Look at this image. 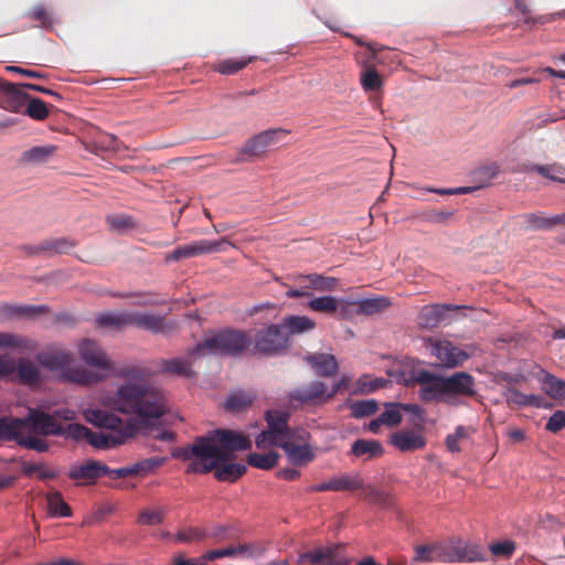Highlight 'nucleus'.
Listing matches in <instances>:
<instances>
[{
  "label": "nucleus",
  "instance_id": "1",
  "mask_svg": "<svg viewBox=\"0 0 565 565\" xmlns=\"http://www.w3.org/2000/svg\"><path fill=\"white\" fill-rule=\"evenodd\" d=\"M250 448L248 436L231 429H215L198 437L190 446L177 448L172 456L189 461L188 473H207L215 468L216 461H231L234 451Z\"/></svg>",
  "mask_w": 565,
  "mask_h": 565
},
{
  "label": "nucleus",
  "instance_id": "2",
  "mask_svg": "<svg viewBox=\"0 0 565 565\" xmlns=\"http://www.w3.org/2000/svg\"><path fill=\"white\" fill-rule=\"evenodd\" d=\"M413 381L419 385L418 396L426 404L445 403L459 406L465 398L478 395L476 379L463 371L438 375L422 369L413 372Z\"/></svg>",
  "mask_w": 565,
  "mask_h": 565
},
{
  "label": "nucleus",
  "instance_id": "3",
  "mask_svg": "<svg viewBox=\"0 0 565 565\" xmlns=\"http://www.w3.org/2000/svg\"><path fill=\"white\" fill-rule=\"evenodd\" d=\"M110 406L142 420L157 419L168 411L164 393L154 385L128 383L118 387Z\"/></svg>",
  "mask_w": 565,
  "mask_h": 565
},
{
  "label": "nucleus",
  "instance_id": "4",
  "mask_svg": "<svg viewBox=\"0 0 565 565\" xmlns=\"http://www.w3.org/2000/svg\"><path fill=\"white\" fill-rule=\"evenodd\" d=\"M83 415L89 424L109 430L108 433L90 431L88 444L98 449L122 445L137 433V425L131 419L122 420L104 409L88 408Z\"/></svg>",
  "mask_w": 565,
  "mask_h": 565
},
{
  "label": "nucleus",
  "instance_id": "5",
  "mask_svg": "<svg viewBox=\"0 0 565 565\" xmlns=\"http://www.w3.org/2000/svg\"><path fill=\"white\" fill-rule=\"evenodd\" d=\"M252 344V338L244 331L226 329L205 338L189 350V356L206 354L239 355Z\"/></svg>",
  "mask_w": 565,
  "mask_h": 565
},
{
  "label": "nucleus",
  "instance_id": "6",
  "mask_svg": "<svg viewBox=\"0 0 565 565\" xmlns=\"http://www.w3.org/2000/svg\"><path fill=\"white\" fill-rule=\"evenodd\" d=\"M287 134L284 129H268L253 136L243 145L239 156L233 162H246L264 156L271 145L278 142L280 136Z\"/></svg>",
  "mask_w": 565,
  "mask_h": 565
},
{
  "label": "nucleus",
  "instance_id": "7",
  "mask_svg": "<svg viewBox=\"0 0 565 565\" xmlns=\"http://www.w3.org/2000/svg\"><path fill=\"white\" fill-rule=\"evenodd\" d=\"M72 353L63 351L42 354L40 356V363L43 366L52 371H61L66 381L77 384H87L89 382V375L87 372L81 369H72Z\"/></svg>",
  "mask_w": 565,
  "mask_h": 565
},
{
  "label": "nucleus",
  "instance_id": "8",
  "mask_svg": "<svg viewBox=\"0 0 565 565\" xmlns=\"http://www.w3.org/2000/svg\"><path fill=\"white\" fill-rule=\"evenodd\" d=\"M289 345L286 330L280 324H270L259 331L255 338V348L265 354L278 353Z\"/></svg>",
  "mask_w": 565,
  "mask_h": 565
},
{
  "label": "nucleus",
  "instance_id": "9",
  "mask_svg": "<svg viewBox=\"0 0 565 565\" xmlns=\"http://www.w3.org/2000/svg\"><path fill=\"white\" fill-rule=\"evenodd\" d=\"M24 419L25 433L41 434L43 436H62L64 428L55 420L53 414L31 408Z\"/></svg>",
  "mask_w": 565,
  "mask_h": 565
},
{
  "label": "nucleus",
  "instance_id": "10",
  "mask_svg": "<svg viewBox=\"0 0 565 565\" xmlns=\"http://www.w3.org/2000/svg\"><path fill=\"white\" fill-rule=\"evenodd\" d=\"M430 352L439 361V365L452 369L461 365L469 355L448 340L429 339Z\"/></svg>",
  "mask_w": 565,
  "mask_h": 565
},
{
  "label": "nucleus",
  "instance_id": "11",
  "mask_svg": "<svg viewBox=\"0 0 565 565\" xmlns=\"http://www.w3.org/2000/svg\"><path fill=\"white\" fill-rule=\"evenodd\" d=\"M23 84L10 83L0 77V107L4 110L21 114L29 98Z\"/></svg>",
  "mask_w": 565,
  "mask_h": 565
},
{
  "label": "nucleus",
  "instance_id": "12",
  "mask_svg": "<svg viewBox=\"0 0 565 565\" xmlns=\"http://www.w3.org/2000/svg\"><path fill=\"white\" fill-rule=\"evenodd\" d=\"M458 305L434 303L422 307L417 316V323L424 329H435L449 320L448 312L461 309Z\"/></svg>",
  "mask_w": 565,
  "mask_h": 565
},
{
  "label": "nucleus",
  "instance_id": "13",
  "mask_svg": "<svg viewBox=\"0 0 565 565\" xmlns=\"http://www.w3.org/2000/svg\"><path fill=\"white\" fill-rule=\"evenodd\" d=\"M289 401H297L301 404H322L330 401L328 386L321 381H312L289 393Z\"/></svg>",
  "mask_w": 565,
  "mask_h": 565
},
{
  "label": "nucleus",
  "instance_id": "14",
  "mask_svg": "<svg viewBox=\"0 0 565 565\" xmlns=\"http://www.w3.org/2000/svg\"><path fill=\"white\" fill-rule=\"evenodd\" d=\"M500 172V168L497 163H490L487 166H482L475 171L476 178L482 182L479 186H460V188H450V189H435V188H424L423 191L437 193L440 195H452V194H468L472 193L475 190L482 188L490 183L492 179H494Z\"/></svg>",
  "mask_w": 565,
  "mask_h": 565
},
{
  "label": "nucleus",
  "instance_id": "15",
  "mask_svg": "<svg viewBox=\"0 0 565 565\" xmlns=\"http://www.w3.org/2000/svg\"><path fill=\"white\" fill-rule=\"evenodd\" d=\"M391 444L402 452H412L423 449L427 440L420 425L418 429H401L392 434Z\"/></svg>",
  "mask_w": 565,
  "mask_h": 565
},
{
  "label": "nucleus",
  "instance_id": "16",
  "mask_svg": "<svg viewBox=\"0 0 565 565\" xmlns=\"http://www.w3.org/2000/svg\"><path fill=\"white\" fill-rule=\"evenodd\" d=\"M81 358L90 366L108 370L110 362L97 342L86 339L78 344Z\"/></svg>",
  "mask_w": 565,
  "mask_h": 565
},
{
  "label": "nucleus",
  "instance_id": "17",
  "mask_svg": "<svg viewBox=\"0 0 565 565\" xmlns=\"http://www.w3.org/2000/svg\"><path fill=\"white\" fill-rule=\"evenodd\" d=\"M130 326L151 331L153 333H167L171 330L166 319L152 313L130 312Z\"/></svg>",
  "mask_w": 565,
  "mask_h": 565
},
{
  "label": "nucleus",
  "instance_id": "18",
  "mask_svg": "<svg viewBox=\"0 0 565 565\" xmlns=\"http://www.w3.org/2000/svg\"><path fill=\"white\" fill-rule=\"evenodd\" d=\"M349 455L367 461L382 457L384 455V448L382 444L375 439H356L351 445Z\"/></svg>",
  "mask_w": 565,
  "mask_h": 565
},
{
  "label": "nucleus",
  "instance_id": "19",
  "mask_svg": "<svg viewBox=\"0 0 565 565\" xmlns=\"http://www.w3.org/2000/svg\"><path fill=\"white\" fill-rule=\"evenodd\" d=\"M109 468L98 461L88 460L84 465L73 466L68 471V478L72 480H96Z\"/></svg>",
  "mask_w": 565,
  "mask_h": 565
},
{
  "label": "nucleus",
  "instance_id": "20",
  "mask_svg": "<svg viewBox=\"0 0 565 565\" xmlns=\"http://www.w3.org/2000/svg\"><path fill=\"white\" fill-rule=\"evenodd\" d=\"M503 397L509 405L546 407L544 397L534 394H523L515 387H507Z\"/></svg>",
  "mask_w": 565,
  "mask_h": 565
},
{
  "label": "nucleus",
  "instance_id": "21",
  "mask_svg": "<svg viewBox=\"0 0 565 565\" xmlns=\"http://www.w3.org/2000/svg\"><path fill=\"white\" fill-rule=\"evenodd\" d=\"M57 147L54 145L34 146L24 150L19 159L22 164H42L47 162L56 153Z\"/></svg>",
  "mask_w": 565,
  "mask_h": 565
},
{
  "label": "nucleus",
  "instance_id": "22",
  "mask_svg": "<svg viewBox=\"0 0 565 565\" xmlns=\"http://www.w3.org/2000/svg\"><path fill=\"white\" fill-rule=\"evenodd\" d=\"M268 429L285 439L294 438V434L288 426L289 413L281 411H267L265 415Z\"/></svg>",
  "mask_w": 565,
  "mask_h": 565
},
{
  "label": "nucleus",
  "instance_id": "23",
  "mask_svg": "<svg viewBox=\"0 0 565 565\" xmlns=\"http://www.w3.org/2000/svg\"><path fill=\"white\" fill-rule=\"evenodd\" d=\"M520 217L526 231H548L558 225L557 215L545 216L542 212L525 213Z\"/></svg>",
  "mask_w": 565,
  "mask_h": 565
},
{
  "label": "nucleus",
  "instance_id": "24",
  "mask_svg": "<svg viewBox=\"0 0 565 565\" xmlns=\"http://www.w3.org/2000/svg\"><path fill=\"white\" fill-rule=\"evenodd\" d=\"M459 545L456 563H475L487 559L486 552L481 545L465 540L461 536Z\"/></svg>",
  "mask_w": 565,
  "mask_h": 565
},
{
  "label": "nucleus",
  "instance_id": "25",
  "mask_svg": "<svg viewBox=\"0 0 565 565\" xmlns=\"http://www.w3.org/2000/svg\"><path fill=\"white\" fill-rule=\"evenodd\" d=\"M282 449L288 456V459L294 465H307L315 459V454L308 445H298L294 438L287 439Z\"/></svg>",
  "mask_w": 565,
  "mask_h": 565
},
{
  "label": "nucleus",
  "instance_id": "26",
  "mask_svg": "<svg viewBox=\"0 0 565 565\" xmlns=\"http://www.w3.org/2000/svg\"><path fill=\"white\" fill-rule=\"evenodd\" d=\"M212 471L217 480L234 482L246 472V466L237 462L216 461Z\"/></svg>",
  "mask_w": 565,
  "mask_h": 565
},
{
  "label": "nucleus",
  "instance_id": "27",
  "mask_svg": "<svg viewBox=\"0 0 565 565\" xmlns=\"http://www.w3.org/2000/svg\"><path fill=\"white\" fill-rule=\"evenodd\" d=\"M24 419L11 416L0 417V438L18 443L21 434H24Z\"/></svg>",
  "mask_w": 565,
  "mask_h": 565
},
{
  "label": "nucleus",
  "instance_id": "28",
  "mask_svg": "<svg viewBox=\"0 0 565 565\" xmlns=\"http://www.w3.org/2000/svg\"><path fill=\"white\" fill-rule=\"evenodd\" d=\"M307 360L319 376H332L338 372V362L331 354H316Z\"/></svg>",
  "mask_w": 565,
  "mask_h": 565
},
{
  "label": "nucleus",
  "instance_id": "29",
  "mask_svg": "<svg viewBox=\"0 0 565 565\" xmlns=\"http://www.w3.org/2000/svg\"><path fill=\"white\" fill-rule=\"evenodd\" d=\"M227 245L230 242L225 237L217 241L200 239L189 244L192 257L223 252Z\"/></svg>",
  "mask_w": 565,
  "mask_h": 565
},
{
  "label": "nucleus",
  "instance_id": "30",
  "mask_svg": "<svg viewBox=\"0 0 565 565\" xmlns=\"http://www.w3.org/2000/svg\"><path fill=\"white\" fill-rule=\"evenodd\" d=\"M160 371L166 374H172L186 379L194 376L191 362L180 358L162 360L160 362Z\"/></svg>",
  "mask_w": 565,
  "mask_h": 565
},
{
  "label": "nucleus",
  "instance_id": "31",
  "mask_svg": "<svg viewBox=\"0 0 565 565\" xmlns=\"http://www.w3.org/2000/svg\"><path fill=\"white\" fill-rule=\"evenodd\" d=\"M298 281L300 284L307 281L305 285V288H311L313 290H317L319 292L324 291H333L337 289L338 286V279L334 277H328L319 274H310L306 276H300L298 278Z\"/></svg>",
  "mask_w": 565,
  "mask_h": 565
},
{
  "label": "nucleus",
  "instance_id": "32",
  "mask_svg": "<svg viewBox=\"0 0 565 565\" xmlns=\"http://www.w3.org/2000/svg\"><path fill=\"white\" fill-rule=\"evenodd\" d=\"M25 17L34 21L36 23L35 26L44 30H51L56 23V19L51 9L41 3L35 4L32 9H30L25 13Z\"/></svg>",
  "mask_w": 565,
  "mask_h": 565
},
{
  "label": "nucleus",
  "instance_id": "33",
  "mask_svg": "<svg viewBox=\"0 0 565 565\" xmlns=\"http://www.w3.org/2000/svg\"><path fill=\"white\" fill-rule=\"evenodd\" d=\"M96 323L103 328L121 329L130 326V312H102L96 317Z\"/></svg>",
  "mask_w": 565,
  "mask_h": 565
},
{
  "label": "nucleus",
  "instance_id": "34",
  "mask_svg": "<svg viewBox=\"0 0 565 565\" xmlns=\"http://www.w3.org/2000/svg\"><path fill=\"white\" fill-rule=\"evenodd\" d=\"M47 512L54 518H67L72 515L70 505L63 500L61 492L51 491L46 494Z\"/></svg>",
  "mask_w": 565,
  "mask_h": 565
},
{
  "label": "nucleus",
  "instance_id": "35",
  "mask_svg": "<svg viewBox=\"0 0 565 565\" xmlns=\"http://www.w3.org/2000/svg\"><path fill=\"white\" fill-rule=\"evenodd\" d=\"M255 395L252 392L237 391L232 393L225 403V408L232 413H241L252 406Z\"/></svg>",
  "mask_w": 565,
  "mask_h": 565
},
{
  "label": "nucleus",
  "instance_id": "36",
  "mask_svg": "<svg viewBox=\"0 0 565 565\" xmlns=\"http://www.w3.org/2000/svg\"><path fill=\"white\" fill-rule=\"evenodd\" d=\"M281 328L286 330L288 338L291 334L302 333L315 328V321L306 316H290L287 317L282 323H280Z\"/></svg>",
  "mask_w": 565,
  "mask_h": 565
},
{
  "label": "nucleus",
  "instance_id": "37",
  "mask_svg": "<svg viewBox=\"0 0 565 565\" xmlns=\"http://www.w3.org/2000/svg\"><path fill=\"white\" fill-rule=\"evenodd\" d=\"M75 246L76 243L72 239L65 237H56L42 241L41 248L44 249V255L52 256L68 254Z\"/></svg>",
  "mask_w": 565,
  "mask_h": 565
},
{
  "label": "nucleus",
  "instance_id": "38",
  "mask_svg": "<svg viewBox=\"0 0 565 565\" xmlns=\"http://www.w3.org/2000/svg\"><path fill=\"white\" fill-rule=\"evenodd\" d=\"M333 491H356L364 488V480L359 473H343L332 478Z\"/></svg>",
  "mask_w": 565,
  "mask_h": 565
},
{
  "label": "nucleus",
  "instance_id": "39",
  "mask_svg": "<svg viewBox=\"0 0 565 565\" xmlns=\"http://www.w3.org/2000/svg\"><path fill=\"white\" fill-rule=\"evenodd\" d=\"M460 536H450L437 542L439 563H456Z\"/></svg>",
  "mask_w": 565,
  "mask_h": 565
},
{
  "label": "nucleus",
  "instance_id": "40",
  "mask_svg": "<svg viewBox=\"0 0 565 565\" xmlns=\"http://www.w3.org/2000/svg\"><path fill=\"white\" fill-rule=\"evenodd\" d=\"M360 84L364 92H380L383 86V78L374 66L366 65L360 74Z\"/></svg>",
  "mask_w": 565,
  "mask_h": 565
},
{
  "label": "nucleus",
  "instance_id": "41",
  "mask_svg": "<svg viewBox=\"0 0 565 565\" xmlns=\"http://www.w3.org/2000/svg\"><path fill=\"white\" fill-rule=\"evenodd\" d=\"M361 497L369 503L376 504L381 508H390L393 504V498L390 493L376 489L370 484L364 483V488L361 489Z\"/></svg>",
  "mask_w": 565,
  "mask_h": 565
},
{
  "label": "nucleus",
  "instance_id": "42",
  "mask_svg": "<svg viewBox=\"0 0 565 565\" xmlns=\"http://www.w3.org/2000/svg\"><path fill=\"white\" fill-rule=\"evenodd\" d=\"M412 562L415 564L439 563L437 542L414 546Z\"/></svg>",
  "mask_w": 565,
  "mask_h": 565
},
{
  "label": "nucleus",
  "instance_id": "43",
  "mask_svg": "<svg viewBox=\"0 0 565 565\" xmlns=\"http://www.w3.org/2000/svg\"><path fill=\"white\" fill-rule=\"evenodd\" d=\"M391 306L387 297H376L356 302V315H374L384 311Z\"/></svg>",
  "mask_w": 565,
  "mask_h": 565
},
{
  "label": "nucleus",
  "instance_id": "44",
  "mask_svg": "<svg viewBox=\"0 0 565 565\" xmlns=\"http://www.w3.org/2000/svg\"><path fill=\"white\" fill-rule=\"evenodd\" d=\"M307 307L316 312L334 316L338 312L339 301L332 296H322L312 298Z\"/></svg>",
  "mask_w": 565,
  "mask_h": 565
},
{
  "label": "nucleus",
  "instance_id": "45",
  "mask_svg": "<svg viewBox=\"0 0 565 565\" xmlns=\"http://www.w3.org/2000/svg\"><path fill=\"white\" fill-rule=\"evenodd\" d=\"M21 114H24L34 120H44L49 117L50 110L42 99L31 97L29 95Z\"/></svg>",
  "mask_w": 565,
  "mask_h": 565
},
{
  "label": "nucleus",
  "instance_id": "46",
  "mask_svg": "<svg viewBox=\"0 0 565 565\" xmlns=\"http://www.w3.org/2000/svg\"><path fill=\"white\" fill-rule=\"evenodd\" d=\"M278 458L279 455L276 451L270 450L266 454H249L246 458V461L249 466L254 468L269 470L277 465Z\"/></svg>",
  "mask_w": 565,
  "mask_h": 565
},
{
  "label": "nucleus",
  "instance_id": "47",
  "mask_svg": "<svg viewBox=\"0 0 565 565\" xmlns=\"http://www.w3.org/2000/svg\"><path fill=\"white\" fill-rule=\"evenodd\" d=\"M543 390L553 399H565V381L546 373L543 379Z\"/></svg>",
  "mask_w": 565,
  "mask_h": 565
},
{
  "label": "nucleus",
  "instance_id": "48",
  "mask_svg": "<svg viewBox=\"0 0 565 565\" xmlns=\"http://www.w3.org/2000/svg\"><path fill=\"white\" fill-rule=\"evenodd\" d=\"M255 57H247L242 60H223L213 66V70L223 75H233L246 67Z\"/></svg>",
  "mask_w": 565,
  "mask_h": 565
},
{
  "label": "nucleus",
  "instance_id": "49",
  "mask_svg": "<svg viewBox=\"0 0 565 565\" xmlns=\"http://www.w3.org/2000/svg\"><path fill=\"white\" fill-rule=\"evenodd\" d=\"M20 382L24 384H34L39 380V370L35 364L29 360H20L15 365Z\"/></svg>",
  "mask_w": 565,
  "mask_h": 565
},
{
  "label": "nucleus",
  "instance_id": "50",
  "mask_svg": "<svg viewBox=\"0 0 565 565\" xmlns=\"http://www.w3.org/2000/svg\"><path fill=\"white\" fill-rule=\"evenodd\" d=\"M377 403L374 399L354 401L349 404L351 416L354 418L371 416L377 412Z\"/></svg>",
  "mask_w": 565,
  "mask_h": 565
},
{
  "label": "nucleus",
  "instance_id": "51",
  "mask_svg": "<svg viewBox=\"0 0 565 565\" xmlns=\"http://www.w3.org/2000/svg\"><path fill=\"white\" fill-rule=\"evenodd\" d=\"M385 411L380 415V422L387 427L397 426L403 418L401 403H385Z\"/></svg>",
  "mask_w": 565,
  "mask_h": 565
},
{
  "label": "nucleus",
  "instance_id": "52",
  "mask_svg": "<svg viewBox=\"0 0 565 565\" xmlns=\"http://www.w3.org/2000/svg\"><path fill=\"white\" fill-rule=\"evenodd\" d=\"M106 223L111 231L124 232L137 226L132 216L127 214H110L106 217Z\"/></svg>",
  "mask_w": 565,
  "mask_h": 565
},
{
  "label": "nucleus",
  "instance_id": "53",
  "mask_svg": "<svg viewBox=\"0 0 565 565\" xmlns=\"http://www.w3.org/2000/svg\"><path fill=\"white\" fill-rule=\"evenodd\" d=\"M206 537L207 531L204 527H184L175 534V541L182 543L202 542Z\"/></svg>",
  "mask_w": 565,
  "mask_h": 565
},
{
  "label": "nucleus",
  "instance_id": "54",
  "mask_svg": "<svg viewBox=\"0 0 565 565\" xmlns=\"http://www.w3.org/2000/svg\"><path fill=\"white\" fill-rule=\"evenodd\" d=\"M471 433L472 429L470 427H465L461 425L457 426L455 433L448 435L445 439L447 450L450 452H459V443L467 439Z\"/></svg>",
  "mask_w": 565,
  "mask_h": 565
},
{
  "label": "nucleus",
  "instance_id": "55",
  "mask_svg": "<svg viewBox=\"0 0 565 565\" xmlns=\"http://www.w3.org/2000/svg\"><path fill=\"white\" fill-rule=\"evenodd\" d=\"M343 544H332L326 546V562L331 565H348L351 559L342 553Z\"/></svg>",
  "mask_w": 565,
  "mask_h": 565
},
{
  "label": "nucleus",
  "instance_id": "56",
  "mask_svg": "<svg viewBox=\"0 0 565 565\" xmlns=\"http://www.w3.org/2000/svg\"><path fill=\"white\" fill-rule=\"evenodd\" d=\"M17 444L26 449H32L38 452H45L49 449V444L45 440H43L40 437L33 436L30 433L21 434Z\"/></svg>",
  "mask_w": 565,
  "mask_h": 565
},
{
  "label": "nucleus",
  "instance_id": "57",
  "mask_svg": "<svg viewBox=\"0 0 565 565\" xmlns=\"http://www.w3.org/2000/svg\"><path fill=\"white\" fill-rule=\"evenodd\" d=\"M287 439L282 438L281 436H278L274 434L271 430L267 429L262 431L255 440L257 448H266L268 446H278L280 448L284 447Z\"/></svg>",
  "mask_w": 565,
  "mask_h": 565
},
{
  "label": "nucleus",
  "instance_id": "58",
  "mask_svg": "<svg viewBox=\"0 0 565 565\" xmlns=\"http://www.w3.org/2000/svg\"><path fill=\"white\" fill-rule=\"evenodd\" d=\"M164 459L159 457L148 458L141 461H138L132 467L134 476H145L154 469L159 468L163 463Z\"/></svg>",
  "mask_w": 565,
  "mask_h": 565
},
{
  "label": "nucleus",
  "instance_id": "59",
  "mask_svg": "<svg viewBox=\"0 0 565 565\" xmlns=\"http://www.w3.org/2000/svg\"><path fill=\"white\" fill-rule=\"evenodd\" d=\"M454 211L445 210H426L422 213L420 217L423 221L433 224H447L452 217Z\"/></svg>",
  "mask_w": 565,
  "mask_h": 565
},
{
  "label": "nucleus",
  "instance_id": "60",
  "mask_svg": "<svg viewBox=\"0 0 565 565\" xmlns=\"http://www.w3.org/2000/svg\"><path fill=\"white\" fill-rule=\"evenodd\" d=\"M532 170L537 172L539 174H541L544 178L565 183V179L557 178L556 175L553 174V173H559V174L564 173L565 169L559 164H556V163L545 164V166L544 164H535V166H533Z\"/></svg>",
  "mask_w": 565,
  "mask_h": 565
},
{
  "label": "nucleus",
  "instance_id": "61",
  "mask_svg": "<svg viewBox=\"0 0 565 565\" xmlns=\"http://www.w3.org/2000/svg\"><path fill=\"white\" fill-rule=\"evenodd\" d=\"M326 547L308 551L299 555L298 565H316L326 562Z\"/></svg>",
  "mask_w": 565,
  "mask_h": 565
},
{
  "label": "nucleus",
  "instance_id": "62",
  "mask_svg": "<svg viewBox=\"0 0 565 565\" xmlns=\"http://www.w3.org/2000/svg\"><path fill=\"white\" fill-rule=\"evenodd\" d=\"M164 512L161 509L143 510L139 513L137 522L141 525H158L163 521Z\"/></svg>",
  "mask_w": 565,
  "mask_h": 565
},
{
  "label": "nucleus",
  "instance_id": "63",
  "mask_svg": "<svg viewBox=\"0 0 565 565\" xmlns=\"http://www.w3.org/2000/svg\"><path fill=\"white\" fill-rule=\"evenodd\" d=\"M97 148L105 151L117 152L120 148L119 139L111 134H102L95 141Z\"/></svg>",
  "mask_w": 565,
  "mask_h": 565
},
{
  "label": "nucleus",
  "instance_id": "64",
  "mask_svg": "<svg viewBox=\"0 0 565 565\" xmlns=\"http://www.w3.org/2000/svg\"><path fill=\"white\" fill-rule=\"evenodd\" d=\"M90 429L82 424H70L64 428V435L74 440H87L89 439Z\"/></svg>",
  "mask_w": 565,
  "mask_h": 565
}]
</instances>
